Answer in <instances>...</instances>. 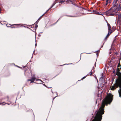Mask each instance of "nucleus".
Returning a JSON list of instances; mask_svg holds the SVG:
<instances>
[{
  "label": "nucleus",
  "mask_w": 121,
  "mask_h": 121,
  "mask_svg": "<svg viewBox=\"0 0 121 121\" xmlns=\"http://www.w3.org/2000/svg\"><path fill=\"white\" fill-rule=\"evenodd\" d=\"M113 96L111 93L108 94L105 98L103 100L101 107L100 108L99 110L97 112L94 119L92 121H101L102 115L104 113L103 108L106 104H110L112 102Z\"/></svg>",
  "instance_id": "1"
},
{
  "label": "nucleus",
  "mask_w": 121,
  "mask_h": 121,
  "mask_svg": "<svg viewBox=\"0 0 121 121\" xmlns=\"http://www.w3.org/2000/svg\"><path fill=\"white\" fill-rule=\"evenodd\" d=\"M116 75L118 76V78L116 80V83L113 85L111 86L110 88L111 90L113 91L118 87H121V73L117 72Z\"/></svg>",
  "instance_id": "2"
},
{
  "label": "nucleus",
  "mask_w": 121,
  "mask_h": 121,
  "mask_svg": "<svg viewBox=\"0 0 121 121\" xmlns=\"http://www.w3.org/2000/svg\"><path fill=\"white\" fill-rule=\"evenodd\" d=\"M114 12L113 10L110 9L108 10L105 12V15L108 16H113L114 15Z\"/></svg>",
  "instance_id": "3"
},
{
  "label": "nucleus",
  "mask_w": 121,
  "mask_h": 121,
  "mask_svg": "<svg viewBox=\"0 0 121 121\" xmlns=\"http://www.w3.org/2000/svg\"><path fill=\"white\" fill-rule=\"evenodd\" d=\"M9 25L11 26H10V27L12 28H18L20 27H24L22 25V24H15L13 25L9 24Z\"/></svg>",
  "instance_id": "4"
},
{
  "label": "nucleus",
  "mask_w": 121,
  "mask_h": 121,
  "mask_svg": "<svg viewBox=\"0 0 121 121\" xmlns=\"http://www.w3.org/2000/svg\"><path fill=\"white\" fill-rule=\"evenodd\" d=\"M36 79L34 76H33L31 78V79H29L28 80V81H30L31 82H30V83H32L33 82H34L35 80H36Z\"/></svg>",
  "instance_id": "5"
},
{
  "label": "nucleus",
  "mask_w": 121,
  "mask_h": 121,
  "mask_svg": "<svg viewBox=\"0 0 121 121\" xmlns=\"http://www.w3.org/2000/svg\"><path fill=\"white\" fill-rule=\"evenodd\" d=\"M58 2V0H55V1L52 4V5L50 8L47 11H48V10L52 8L55 5V4Z\"/></svg>",
  "instance_id": "6"
},
{
  "label": "nucleus",
  "mask_w": 121,
  "mask_h": 121,
  "mask_svg": "<svg viewBox=\"0 0 121 121\" xmlns=\"http://www.w3.org/2000/svg\"><path fill=\"white\" fill-rule=\"evenodd\" d=\"M65 0H58V2L59 3H63L65 2H66Z\"/></svg>",
  "instance_id": "7"
},
{
  "label": "nucleus",
  "mask_w": 121,
  "mask_h": 121,
  "mask_svg": "<svg viewBox=\"0 0 121 121\" xmlns=\"http://www.w3.org/2000/svg\"><path fill=\"white\" fill-rule=\"evenodd\" d=\"M117 0L115 1V2H114V4H113V8H114V7H116L117 4Z\"/></svg>",
  "instance_id": "8"
},
{
  "label": "nucleus",
  "mask_w": 121,
  "mask_h": 121,
  "mask_svg": "<svg viewBox=\"0 0 121 121\" xmlns=\"http://www.w3.org/2000/svg\"><path fill=\"white\" fill-rule=\"evenodd\" d=\"M108 30H112L111 28V27L110 25L108 23Z\"/></svg>",
  "instance_id": "9"
},
{
  "label": "nucleus",
  "mask_w": 121,
  "mask_h": 121,
  "mask_svg": "<svg viewBox=\"0 0 121 121\" xmlns=\"http://www.w3.org/2000/svg\"><path fill=\"white\" fill-rule=\"evenodd\" d=\"M120 88L119 90L118 91V92L119 95V96L121 97V87Z\"/></svg>",
  "instance_id": "10"
},
{
  "label": "nucleus",
  "mask_w": 121,
  "mask_h": 121,
  "mask_svg": "<svg viewBox=\"0 0 121 121\" xmlns=\"http://www.w3.org/2000/svg\"><path fill=\"white\" fill-rule=\"evenodd\" d=\"M93 13L95 14H99V12L96 10H93Z\"/></svg>",
  "instance_id": "11"
},
{
  "label": "nucleus",
  "mask_w": 121,
  "mask_h": 121,
  "mask_svg": "<svg viewBox=\"0 0 121 121\" xmlns=\"http://www.w3.org/2000/svg\"><path fill=\"white\" fill-rule=\"evenodd\" d=\"M74 0H67L66 1V2H68L70 1L72 3H73L74 1Z\"/></svg>",
  "instance_id": "12"
},
{
  "label": "nucleus",
  "mask_w": 121,
  "mask_h": 121,
  "mask_svg": "<svg viewBox=\"0 0 121 121\" xmlns=\"http://www.w3.org/2000/svg\"><path fill=\"white\" fill-rule=\"evenodd\" d=\"M111 2V0H106V2H107V3H110Z\"/></svg>",
  "instance_id": "13"
},
{
  "label": "nucleus",
  "mask_w": 121,
  "mask_h": 121,
  "mask_svg": "<svg viewBox=\"0 0 121 121\" xmlns=\"http://www.w3.org/2000/svg\"><path fill=\"white\" fill-rule=\"evenodd\" d=\"M38 27V26L37 25V24H35V27L34 28L35 30H36L37 28Z\"/></svg>",
  "instance_id": "14"
},
{
  "label": "nucleus",
  "mask_w": 121,
  "mask_h": 121,
  "mask_svg": "<svg viewBox=\"0 0 121 121\" xmlns=\"http://www.w3.org/2000/svg\"><path fill=\"white\" fill-rule=\"evenodd\" d=\"M120 66V64H119L117 66V69L118 70H119V68H118V67H119Z\"/></svg>",
  "instance_id": "15"
},
{
  "label": "nucleus",
  "mask_w": 121,
  "mask_h": 121,
  "mask_svg": "<svg viewBox=\"0 0 121 121\" xmlns=\"http://www.w3.org/2000/svg\"><path fill=\"white\" fill-rule=\"evenodd\" d=\"M34 25H30V26H29V27H31V28H32V27H33V28L34 27Z\"/></svg>",
  "instance_id": "16"
},
{
  "label": "nucleus",
  "mask_w": 121,
  "mask_h": 121,
  "mask_svg": "<svg viewBox=\"0 0 121 121\" xmlns=\"http://www.w3.org/2000/svg\"><path fill=\"white\" fill-rule=\"evenodd\" d=\"M5 104V103L4 102H3V103H0V104H3L4 105Z\"/></svg>",
  "instance_id": "17"
},
{
  "label": "nucleus",
  "mask_w": 121,
  "mask_h": 121,
  "mask_svg": "<svg viewBox=\"0 0 121 121\" xmlns=\"http://www.w3.org/2000/svg\"><path fill=\"white\" fill-rule=\"evenodd\" d=\"M111 31V32H109L108 33V35L109 36L112 33V31Z\"/></svg>",
  "instance_id": "18"
},
{
  "label": "nucleus",
  "mask_w": 121,
  "mask_h": 121,
  "mask_svg": "<svg viewBox=\"0 0 121 121\" xmlns=\"http://www.w3.org/2000/svg\"><path fill=\"white\" fill-rule=\"evenodd\" d=\"M115 27L114 26H113L112 27V30H115Z\"/></svg>",
  "instance_id": "19"
},
{
  "label": "nucleus",
  "mask_w": 121,
  "mask_h": 121,
  "mask_svg": "<svg viewBox=\"0 0 121 121\" xmlns=\"http://www.w3.org/2000/svg\"><path fill=\"white\" fill-rule=\"evenodd\" d=\"M39 20H38H38L35 23V24H37L39 22Z\"/></svg>",
  "instance_id": "20"
},
{
  "label": "nucleus",
  "mask_w": 121,
  "mask_h": 121,
  "mask_svg": "<svg viewBox=\"0 0 121 121\" xmlns=\"http://www.w3.org/2000/svg\"><path fill=\"white\" fill-rule=\"evenodd\" d=\"M89 74H89L90 75H91L92 74V72L91 71V72H90Z\"/></svg>",
  "instance_id": "21"
},
{
  "label": "nucleus",
  "mask_w": 121,
  "mask_h": 121,
  "mask_svg": "<svg viewBox=\"0 0 121 121\" xmlns=\"http://www.w3.org/2000/svg\"><path fill=\"white\" fill-rule=\"evenodd\" d=\"M48 11H47L45 13H44V14H43V15H42L41 17H42V16H43L44 15V14H45L46 13H47Z\"/></svg>",
  "instance_id": "22"
},
{
  "label": "nucleus",
  "mask_w": 121,
  "mask_h": 121,
  "mask_svg": "<svg viewBox=\"0 0 121 121\" xmlns=\"http://www.w3.org/2000/svg\"><path fill=\"white\" fill-rule=\"evenodd\" d=\"M108 37L106 36V37L105 38V39L106 40H107V38H108Z\"/></svg>",
  "instance_id": "23"
},
{
  "label": "nucleus",
  "mask_w": 121,
  "mask_h": 121,
  "mask_svg": "<svg viewBox=\"0 0 121 121\" xmlns=\"http://www.w3.org/2000/svg\"><path fill=\"white\" fill-rule=\"evenodd\" d=\"M42 17L41 16L38 19V20H39Z\"/></svg>",
  "instance_id": "24"
},
{
  "label": "nucleus",
  "mask_w": 121,
  "mask_h": 121,
  "mask_svg": "<svg viewBox=\"0 0 121 121\" xmlns=\"http://www.w3.org/2000/svg\"><path fill=\"white\" fill-rule=\"evenodd\" d=\"M108 4V3H107V2H106V4L105 6H107V5Z\"/></svg>",
  "instance_id": "25"
},
{
  "label": "nucleus",
  "mask_w": 121,
  "mask_h": 121,
  "mask_svg": "<svg viewBox=\"0 0 121 121\" xmlns=\"http://www.w3.org/2000/svg\"><path fill=\"white\" fill-rule=\"evenodd\" d=\"M109 36L108 35H107V36H107V37H108Z\"/></svg>",
  "instance_id": "26"
},
{
  "label": "nucleus",
  "mask_w": 121,
  "mask_h": 121,
  "mask_svg": "<svg viewBox=\"0 0 121 121\" xmlns=\"http://www.w3.org/2000/svg\"><path fill=\"white\" fill-rule=\"evenodd\" d=\"M119 16L120 17H121V14L119 15Z\"/></svg>",
  "instance_id": "27"
},
{
  "label": "nucleus",
  "mask_w": 121,
  "mask_h": 121,
  "mask_svg": "<svg viewBox=\"0 0 121 121\" xmlns=\"http://www.w3.org/2000/svg\"><path fill=\"white\" fill-rule=\"evenodd\" d=\"M31 30H32V29H31Z\"/></svg>",
  "instance_id": "28"
}]
</instances>
